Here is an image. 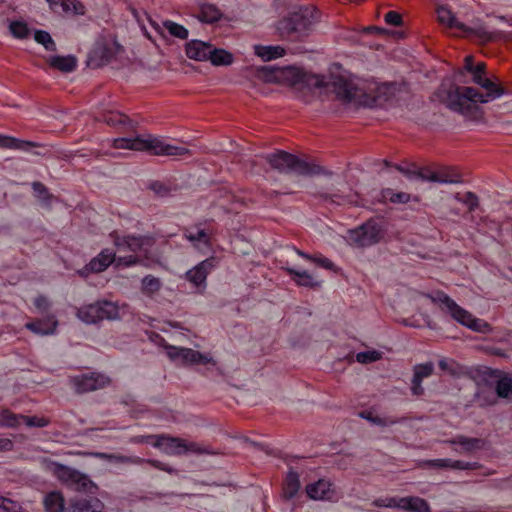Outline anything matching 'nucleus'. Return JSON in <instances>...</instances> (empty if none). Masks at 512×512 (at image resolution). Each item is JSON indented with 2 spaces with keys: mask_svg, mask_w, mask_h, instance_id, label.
<instances>
[{
  "mask_svg": "<svg viewBox=\"0 0 512 512\" xmlns=\"http://www.w3.org/2000/svg\"><path fill=\"white\" fill-rule=\"evenodd\" d=\"M34 196L44 203H50L53 195L49 192L48 188L40 181H34L31 184Z\"/></svg>",
  "mask_w": 512,
  "mask_h": 512,
  "instance_id": "nucleus-47",
  "label": "nucleus"
},
{
  "mask_svg": "<svg viewBox=\"0 0 512 512\" xmlns=\"http://www.w3.org/2000/svg\"><path fill=\"white\" fill-rule=\"evenodd\" d=\"M287 274L295 281L298 286L307 287L310 289H317L321 286L322 281L317 279L316 276L307 271H300L295 268H283Z\"/></svg>",
  "mask_w": 512,
  "mask_h": 512,
  "instance_id": "nucleus-25",
  "label": "nucleus"
},
{
  "mask_svg": "<svg viewBox=\"0 0 512 512\" xmlns=\"http://www.w3.org/2000/svg\"><path fill=\"white\" fill-rule=\"evenodd\" d=\"M76 316L88 325L98 324L104 320L113 321L119 318V307L114 302L98 300L79 307Z\"/></svg>",
  "mask_w": 512,
  "mask_h": 512,
  "instance_id": "nucleus-5",
  "label": "nucleus"
},
{
  "mask_svg": "<svg viewBox=\"0 0 512 512\" xmlns=\"http://www.w3.org/2000/svg\"><path fill=\"white\" fill-rule=\"evenodd\" d=\"M165 349H166V354H167L168 358L171 361H174L177 363V361L180 358V354H181L183 347H176V346L167 344V345H165Z\"/></svg>",
  "mask_w": 512,
  "mask_h": 512,
  "instance_id": "nucleus-64",
  "label": "nucleus"
},
{
  "mask_svg": "<svg viewBox=\"0 0 512 512\" xmlns=\"http://www.w3.org/2000/svg\"><path fill=\"white\" fill-rule=\"evenodd\" d=\"M475 400L481 408L494 406L498 402L494 395L485 391L478 392L475 395Z\"/></svg>",
  "mask_w": 512,
  "mask_h": 512,
  "instance_id": "nucleus-56",
  "label": "nucleus"
},
{
  "mask_svg": "<svg viewBox=\"0 0 512 512\" xmlns=\"http://www.w3.org/2000/svg\"><path fill=\"white\" fill-rule=\"evenodd\" d=\"M451 459L443 458V459H431L424 460L420 463V467L422 468H437V469H450Z\"/></svg>",
  "mask_w": 512,
  "mask_h": 512,
  "instance_id": "nucleus-57",
  "label": "nucleus"
},
{
  "mask_svg": "<svg viewBox=\"0 0 512 512\" xmlns=\"http://www.w3.org/2000/svg\"><path fill=\"white\" fill-rule=\"evenodd\" d=\"M475 84L479 85L480 87L486 90V93H481L476 88L473 87L472 89H466V91L472 94V97L475 98L476 104L488 103L505 94V89L503 87H501L499 84L493 82L491 79L487 77H477L475 79Z\"/></svg>",
  "mask_w": 512,
  "mask_h": 512,
  "instance_id": "nucleus-15",
  "label": "nucleus"
},
{
  "mask_svg": "<svg viewBox=\"0 0 512 512\" xmlns=\"http://www.w3.org/2000/svg\"><path fill=\"white\" fill-rule=\"evenodd\" d=\"M34 39L37 43L42 44L47 51L54 52L57 49L54 40L47 31L36 30Z\"/></svg>",
  "mask_w": 512,
  "mask_h": 512,
  "instance_id": "nucleus-48",
  "label": "nucleus"
},
{
  "mask_svg": "<svg viewBox=\"0 0 512 512\" xmlns=\"http://www.w3.org/2000/svg\"><path fill=\"white\" fill-rule=\"evenodd\" d=\"M381 196L384 199H389L392 203L406 204L410 201L411 196L406 192H394L390 188L382 189Z\"/></svg>",
  "mask_w": 512,
  "mask_h": 512,
  "instance_id": "nucleus-45",
  "label": "nucleus"
},
{
  "mask_svg": "<svg viewBox=\"0 0 512 512\" xmlns=\"http://www.w3.org/2000/svg\"><path fill=\"white\" fill-rule=\"evenodd\" d=\"M373 505L376 507L399 509V497L378 498L373 501Z\"/></svg>",
  "mask_w": 512,
  "mask_h": 512,
  "instance_id": "nucleus-61",
  "label": "nucleus"
},
{
  "mask_svg": "<svg viewBox=\"0 0 512 512\" xmlns=\"http://www.w3.org/2000/svg\"><path fill=\"white\" fill-rule=\"evenodd\" d=\"M92 504L90 499L81 498L70 500L65 512H91Z\"/></svg>",
  "mask_w": 512,
  "mask_h": 512,
  "instance_id": "nucleus-49",
  "label": "nucleus"
},
{
  "mask_svg": "<svg viewBox=\"0 0 512 512\" xmlns=\"http://www.w3.org/2000/svg\"><path fill=\"white\" fill-rule=\"evenodd\" d=\"M177 364L180 365H196V364H212L215 365L216 362L209 354H203L197 350L183 347L180 358L177 361Z\"/></svg>",
  "mask_w": 512,
  "mask_h": 512,
  "instance_id": "nucleus-23",
  "label": "nucleus"
},
{
  "mask_svg": "<svg viewBox=\"0 0 512 512\" xmlns=\"http://www.w3.org/2000/svg\"><path fill=\"white\" fill-rule=\"evenodd\" d=\"M383 223L378 218H370L363 224L348 231L352 244L365 248L378 244L385 235Z\"/></svg>",
  "mask_w": 512,
  "mask_h": 512,
  "instance_id": "nucleus-7",
  "label": "nucleus"
},
{
  "mask_svg": "<svg viewBox=\"0 0 512 512\" xmlns=\"http://www.w3.org/2000/svg\"><path fill=\"white\" fill-rule=\"evenodd\" d=\"M117 267H132L142 263V259L137 255H127L116 258L115 260Z\"/></svg>",
  "mask_w": 512,
  "mask_h": 512,
  "instance_id": "nucleus-60",
  "label": "nucleus"
},
{
  "mask_svg": "<svg viewBox=\"0 0 512 512\" xmlns=\"http://www.w3.org/2000/svg\"><path fill=\"white\" fill-rule=\"evenodd\" d=\"M211 44L201 40H191L185 44V53L189 59L195 61H207Z\"/></svg>",
  "mask_w": 512,
  "mask_h": 512,
  "instance_id": "nucleus-24",
  "label": "nucleus"
},
{
  "mask_svg": "<svg viewBox=\"0 0 512 512\" xmlns=\"http://www.w3.org/2000/svg\"><path fill=\"white\" fill-rule=\"evenodd\" d=\"M359 416L363 419H366L367 421L371 422L374 425L382 426V427L391 426V425H394V424H397L400 422L399 419H396L393 417L382 418L380 416L374 415V413L372 411H368V410L362 411L359 414Z\"/></svg>",
  "mask_w": 512,
  "mask_h": 512,
  "instance_id": "nucleus-43",
  "label": "nucleus"
},
{
  "mask_svg": "<svg viewBox=\"0 0 512 512\" xmlns=\"http://www.w3.org/2000/svg\"><path fill=\"white\" fill-rule=\"evenodd\" d=\"M294 154L286 152L284 150H277L274 153L266 154L264 159L269 163L271 168L281 172H291V166L293 162Z\"/></svg>",
  "mask_w": 512,
  "mask_h": 512,
  "instance_id": "nucleus-22",
  "label": "nucleus"
},
{
  "mask_svg": "<svg viewBox=\"0 0 512 512\" xmlns=\"http://www.w3.org/2000/svg\"><path fill=\"white\" fill-rule=\"evenodd\" d=\"M437 19L440 24L445 25L449 28H456L461 30L464 28V24L459 22L455 15L446 7H439L437 9Z\"/></svg>",
  "mask_w": 512,
  "mask_h": 512,
  "instance_id": "nucleus-37",
  "label": "nucleus"
},
{
  "mask_svg": "<svg viewBox=\"0 0 512 512\" xmlns=\"http://www.w3.org/2000/svg\"><path fill=\"white\" fill-rule=\"evenodd\" d=\"M482 468V464L479 462H466L462 460L451 459L450 469L454 470H477Z\"/></svg>",
  "mask_w": 512,
  "mask_h": 512,
  "instance_id": "nucleus-59",
  "label": "nucleus"
},
{
  "mask_svg": "<svg viewBox=\"0 0 512 512\" xmlns=\"http://www.w3.org/2000/svg\"><path fill=\"white\" fill-rule=\"evenodd\" d=\"M384 20L388 25L391 26H401L403 24L401 14L396 11L387 12L384 16Z\"/></svg>",
  "mask_w": 512,
  "mask_h": 512,
  "instance_id": "nucleus-63",
  "label": "nucleus"
},
{
  "mask_svg": "<svg viewBox=\"0 0 512 512\" xmlns=\"http://www.w3.org/2000/svg\"><path fill=\"white\" fill-rule=\"evenodd\" d=\"M70 384L78 394H85L108 387L112 380L101 372H89L70 377Z\"/></svg>",
  "mask_w": 512,
  "mask_h": 512,
  "instance_id": "nucleus-10",
  "label": "nucleus"
},
{
  "mask_svg": "<svg viewBox=\"0 0 512 512\" xmlns=\"http://www.w3.org/2000/svg\"><path fill=\"white\" fill-rule=\"evenodd\" d=\"M58 325L59 322L56 315L48 314L45 318L27 322L25 328L36 335L49 336L56 333Z\"/></svg>",
  "mask_w": 512,
  "mask_h": 512,
  "instance_id": "nucleus-19",
  "label": "nucleus"
},
{
  "mask_svg": "<svg viewBox=\"0 0 512 512\" xmlns=\"http://www.w3.org/2000/svg\"><path fill=\"white\" fill-rule=\"evenodd\" d=\"M113 57V48L108 45H100L93 50L91 59L97 61V66H102L109 63Z\"/></svg>",
  "mask_w": 512,
  "mask_h": 512,
  "instance_id": "nucleus-41",
  "label": "nucleus"
},
{
  "mask_svg": "<svg viewBox=\"0 0 512 512\" xmlns=\"http://www.w3.org/2000/svg\"><path fill=\"white\" fill-rule=\"evenodd\" d=\"M212 219L201 220L189 228L183 229V237L193 244L194 247H198L199 244L210 248L211 236L213 230L211 229Z\"/></svg>",
  "mask_w": 512,
  "mask_h": 512,
  "instance_id": "nucleus-12",
  "label": "nucleus"
},
{
  "mask_svg": "<svg viewBox=\"0 0 512 512\" xmlns=\"http://www.w3.org/2000/svg\"><path fill=\"white\" fill-rule=\"evenodd\" d=\"M115 260V252L109 248H105L93 257L89 263L77 270L76 273L82 278H87L91 274L105 271Z\"/></svg>",
  "mask_w": 512,
  "mask_h": 512,
  "instance_id": "nucleus-14",
  "label": "nucleus"
},
{
  "mask_svg": "<svg viewBox=\"0 0 512 512\" xmlns=\"http://www.w3.org/2000/svg\"><path fill=\"white\" fill-rule=\"evenodd\" d=\"M332 91L337 99L344 103L355 101L361 96L362 91L353 83V81L343 77L336 76L331 82Z\"/></svg>",
  "mask_w": 512,
  "mask_h": 512,
  "instance_id": "nucleus-16",
  "label": "nucleus"
},
{
  "mask_svg": "<svg viewBox=\"0 0 512 512\" xmlns=\"http://www.w3.org/2000/svg\"><path fill=\"white\" fill-rule=\"evenodd\" d=\"M49 65L64 73L72 72L77 67V60L74 56H52L49 59Z\"/></svg>",
  "mask_w": 512,
  "mask_h": 512,
  "instance_id": "nucleus-33",
  "label": "nucleus"
},
{
  "mask_svg": "<svg viewBox=\"0 0 512 512\" xmlns=\"http://www.w3.org/2000/svg\"><path fill=\"white\" fill-rule=\"evenodd\" d=\"M257 78L268 83H284L297 86L308 83V75L295 67L262 66L256 70Z\"/></svg>",
  "mask_w": 512,
  "mask_h": 512,
  "instance_id": "nucleus-6",
  "label": "nucleus"
},
{
  "mask_svg": "<svg viewBox=\"0 0 512 512\" xmlns=\"http://www.w3.org/2000/svg\"><path fill=\"white\" fill-rule=\"evenodd\" d=\"M420 179L440 184H457L462 182L461 175L451 167H445L437 171L421 169Z\"/></svg>",
  "mask_w": 512,
  "mask_h": 512,
  "instance_id": "nucleus-17",
  "label": "nucleus"
},
{
  "mask_svg": "<svg viewBox=\"0 0 512 512\" xmlns=\"http://www.w3.org/2000/svg\"><path fill=\"white\" fill-rule=\"evenodd\" d=\"M432 303L438 304L442 311L447 312L455 321L461 325L479 333H488L491 326L483 319L474 317L469 311L459 306L444 291L437 290L433 293L425 294Z\"/></svg>",
  "mask_w": 512,
  "mask_h": 512,
  "instance_id": "nucleus-4",
  "label": "nucleus"
},
{
  "mask_svg": "<svg viewBox=\"0 0 512 512\" xmlns=\"http://www.w3.org/2000/svg\"><path fill=\"white\" fill-rule=\"evenodd\" d=\"M46 512H65V499L61 492L52 491L45 495L43 500Z\"/></svg>",
  "mask_w": 512,
  "mask_h": 512,
  "instance_id": "nucleus-32",
  "label": "nucleus"
},
{
  "mask_svg": "<svg viewBox=\"0 0 512 512\" xmlns=\"http://www.w3.org/2000/svg\"><path fill=\"white\" fill-rule=\"evenodd\" d=\"M163 26L172 36L176 38L185 40L188 37V30L183 25L175 23L171 20H166L163 22Z\"/></svg>",
  "mask_w": 512,
  "mask_h": 512,
  "instance_id": "nucleus-50",
  "label": "nucleus"
},
{
  "mask_svg": "<svg viewBox=\"0 0 512 512\" xmlns=\"http://www.w3.org/2000/svg\"><path fill=\"white\" fill-rule=\"evenodd\" d=\"M11 34L18 39H25L29 36V28L25 22L13 21L9 26Z\"/></svg>",
  "mask_w": 512,
  "mask_h": 512,
  "instance_id": "nucleus-52",
  "label": "nucleus"
},
{
  "mask_svg": "<svg viewBox=\"0 0 512 512\" xmlns=\"http://www.w3.org/2000/svg\"><path fill=\"white\" fill-rule=\"evenodd\" d=\"M461 31H463L467 37L474 38L480 43L493 42L500 36L499 32H489L482 25L469 27L464 24V28H461Z\"/></svg>",
  "mask_w": 512,
  "mask_h": 512,
  "instance_id": "nucleus-30",
  "label": "nucleus"
},
{
  "mask_svg": "<svg viewBox=\"0 0 512 512\" xmlns=\"http://www.w3.org/2000/svg\"><path fill=\"white\" fill-rule=\"evenodd\" d=\"M109 236L115 247L120 250H126L133 253L143 252L146 254L156 243V238L152 234L120 235L117 231H112Z\"/></svg>",
  "mask_w": 512,
  "mask_h": 512,
  "instance_id": "nucleus-8",
  "label": "nucleus"
},
{
  "mask_svg": "<svg viewBox=\"0 0 512 512\" xmlns=\"http://www.w3.org/2000/svg\"><path fill=\"white\" fill-rule=\"evenodd\" d=\"M33 303H34V306L36 307V309L40 313L47 312L50 309V307H51V303H50L49 299L45 295H38L34 299Z\"/></svg>",
  "mask_w": 512,
  "mask_h": 512,
  "instance_id": "nucleus-62",
  "label": "nucleus"
},
{
  "mask_svg": "<svg viewBox=\"0 0 512 512\" xmlns=\"http://www.w3.org/2000/svg\"><path fill=\"white\" fill-rule=\"evenodd\" d=\"M52 472L64 485L77 491H87L93 485L86 474L57 462L52 463Z\"/></svg>",
  "mask_w": 512,
  "mask_h": 512,
  "instance_id": "nucleus-9",
  "label": "nucleus"
},
{
  "mask_svg": "<svg viewBox=\"0 0 512 512\" xmlns=\"http://www.w3.org/2000/svg\"><path fill=\"white\" fill-rule=\"evenodd\" d=\"M222 16V12L216 5L202 4L197 17L201 22L212 24L221 20Z\"/></svg>",
  "mask_w": 512,
  "mask_h": 512,
  "instance_id": "nucleus-34",
  "label": "nucleus"
},
{
  "mask_svg": "<svg viewBox=\"0 0 512 512\" xmlns=\"http://www.w3.org/2000/svg\"><path fill=\"white\" fill-rule=\"evenodd\" d=\"M255 53L264 61H270L285 55V49L281 46H256Z\"/></svg>",
  "mask_w": 512,
  "mask_h": 512,
  "instance_id": "nucleus-38",
  "label": "nucleus"
},
{
  "mask_svg": "<svg viewBox=\"0 0 512 512\" xmlns=\"http://www.w3.org/2000/svg\"><path fill=\"white\" fill-rule=\"evenodd\" d=\"M312 197L316 200L326 202V203L336 204V205H342L348 201V196H345L338 192H336V193L314 192V193H312Z\"/></svg>",
  "mask_w": 512,
  "mask_h": 512,
  "instance_id": "nucleus-44",
  "label": "nucleus"
},
{
  "mask_svg": "<svg viewBox=\"0 0 512 512\" xmlns=\"http://www.w3.org/2000/svg\"><path fill=\"white\" fill-rule=\"evenodd\" d=\"M36 147L44 148V147H46V145L38 143V142L22 140V139H18V138L12 137V136L0 134V148L29 151L31 148H36Z\"/></svg>",
  "mask_w": 512,
  "mask_h": 512,
  "instance_id": "nucleus-26",
  "label": "nucleus"
},
{
  "mask_svg": "<svg viewBox=\"0 0 512 512\" xmlns=\"http://www.w3.org/2000/svg\"><path fill=\"white\" fill-rule=\"evenodd\" d=\"M207 60H209L214 66H227L232 64L233 55L224 49L213 48L211 45L210 54L209 57H207Z\"/></svg>",
  "mask_w": 512,
  "mask_h": 512,
  "instance_id": "nucleus-35",
  "label": "nucleus"
},
{
  "mask_svg": "<svg viewBox=\"0 0 512 512\" xmlns=\"http://www.w3.org/2000/svg\"><path fill=\"white\" fill-rule=\"evenodd\" d=\"M215 257H209L193 268L188 270L184 278L196 289L197 292L203 293L207 286V277L215 268Z\"/></svg>",
  "mask_w": 512,
  "mask_h": 512,
  "instance_id": "nucleus-11",
  "label": "nucleus"
},
{
  "mask_svg": "<svg viewBox=\"0 0 512 512\" xmlns=\"http://www.w3.org/2000/svg\"><path fill=\"white\" fill-rule=\"evenodd\" d=\"M104 121L110 126L126 125L129 122L127 115L119 112H111L107 114Z\"/></svg>",
  "mask_w": 512,
  "mask_h": 512,
  "instance_id": "nucleus-58",
  "label": "nucleus"
},
{
  "mask_svg": "<svg viewBox=\"0 0 512 512\" xmlns=\"http://www.w3.org/2000/svg\"><path fill=\"white\" fill-rule=\"evenodd\" d=\"M495 393L499 398L511 399L512 377L507 374L502 375L495 383Z\"/></svg>",
  "mask_w": 512,
  "mask_h": 512,
  "instance_id": "nucleus-40",
  "label": "nucleus"
},
{
  "mask_svg": "<svg viewBox=\"0 0 512 512\" xmlns=\"http://www.w3.org/2000/svg\"><path fill=\"white\" fill-rule=\"evenodd\" d=\"M445 443L449 445H460L465 453L482 450L486 445V441L482 438L467 437L464 435H457L452 439L446 440Z\"/></svg>",
  "mask_w": 512,
  "mask_h": 512,
  "instance_id": "nucleus-28",
  "label": "nucleus"
},
{
  "mask_svg": "<svg viewBox=\"0 0 512 512\" xmlns=\"http://www.w3.org/2000/svg\"><path fill=\"white\" fill-rule=\"evenodd\" d=\"M153 447L162 450L167 455H183L184 439L168 434H159L157 442H153Z\"/></svg>",
  "mask_w": 512,
  "mask_h": 512,
  "instance_id": "nucleus-21",
  "label": "nucleus"
},
{
  "mask_svg": "<svg viewBox=\"0 0 512 512\" xmlns=\"http://www.w3.org/2000/svg\"><path fill=\"white\" fill-rule=\"evenodd\" d=\"M21 425V414H16L10 409L0 410V428L16 429Z\"/></svg>",
  "mask_w": 512,
  "mask_h": 512,
  "instance_id": "nucleus-39",
  "label": "nucleus"
},
{
  "mask_svg": "<svg viewBox=\"0 0 512 512\" xmlns=\"http://www.w3.org/2000/svg\"><path fill=\"white\" fill-rule=\"evenodd\" d=\"M399 509L406 512H432L428 501L418 496L399 497Z\"/></svg>",
  "mask_w": 512,
  "mask_h": 512,
  "instance_id": "nucleus-27",
  "label": "nucleus"
},
{
  "mask_svg": "<svg viewBox=\"0 0 512 512\" xmlns=\"http://www.w3.org/2000/svg\"><path fill=\"white\" fill-rule=\"evenodd\" d=\"M466 89H472V87L442 83L435 92V96L451 111L472 118L480 113V108L476 104L475 98Z\"/></svg>",
  "mask_w": 512,
  "mask_h": 512,
  "instance_id": "nucleus-3",
  "label": "nucleus"
},
{
  "mask_svg": "<svg viewBox=\"0 0 512 512\" xmlns=\"http://www.w3.org/2000/svg\"><path fill=\"white\" fill-rule=\"evenodd\" d=\"M434 372V364L432 362H426L422 364H416L413 367V377L411 380V393L414 396L424 395V388L422 387V381L424 378L430 377Z\"/></svg>",
  "mask_w": 512,
  "mask_h": 512,
  "instance_id": "nucleus-20",
  "label": "nucleus"
},
{
  "mask_svg": "<svg viewBox=\"0 0 512 512\" xmlns=\"http://www.w3.org/2000/svg\"><path fill=\"white\" fill-rule=\"evenodd\" d=\"M438 366L443 372L452 376L458 375L461 371L460 365L455 360L449 358L440 359Z\"/></svg>",
  "mask_w": 512,
  "mask_h": 512,
  "instance_id": "nucleus-51",
  "label": "nucleus"
},
{
  "mask_svg": "<svg viewBox=\"0 0 512 512\" xmlns=\"http://www.w3.org/2000/svg\"><path fill=\"white\" fill-rule=\"evenodd\" d=\"M193 453L196 455H219L220 452L210 445H204L198 442H187L184 440L183 455Z\"/></svg>",
  "mask_w": 512,
  "mask_h": 512,
  "instance_id": "nucleus-36",
  "label": "nucleus"
},
{
  "mask_svg": "<svg viewBox=\"0 0 512 512\" xmlns=\"http://www.w3.org/2000/svg\"><path fill=\"white\" fill-rule=\"evenodd\" d=\"M96 458H99L101 460H108V461H115L118 463H124V464H136V465H142L144 463L151 465L152 467L159 469L161 471H165L169 474H176L177 470L173 467L169 466L168 464H165L159 460L156 459H144L137 456H125V455H117V454H108L104 452H96L92 454Z\"/></svg>",
  "mask_w": 512,
  "mask_h": 512,
  "instance_id": "nucleus-13",
  "label": "nucleus"
},
{
  "mask_svg": "<svg viewBox=\"0 0 512 512\" xmlns=\"http://www.w3.org/2000/svg\"><path fill=\"white\" fill-rule=\"evenodd\" d=\"M382 358V353L377 350L363 351L356 354V360L362 364L373 363Z\"/></svg>",
  "mask_w": 512,
  "mask_h": 512,
  "instance_id": "nucleus-55",
  "label": "nucleus"
},
{
  "mask_svg": "<svg viewBox=\"0 0 512 512\" xmlns=\"http://www.w3.org/2000/svg\"><path fill=\"white\" fill-rule=\"evenodd\" d=\"M21 424H25L28 427L43 428L50 424V420L46 417L26 416L21 414Z\"/></svg>",
  "mask_w": 512,
  "mask_h": 512,
  "instance_id": "nucleus-53",
  "label": "nucleus"
},
{
  "mask_svg": "<svg viewBox=\"0 0 512 512\" xmlns=\"http://www.w3.org/2000/svg\"><path fill=\"white\" fill-rule=\"evenodd\" d=\"M300 487L301 483L299 474L293 469H290L283 482L282 497L287 501L293 499L299 492Z\"/></svg>",
  "mask_w": 512,
  "mask_h": 512,
  "instance_id": "nucleus-29",
  "label": "nucleus"
},
{
  "mask_svg": "<svg viewBox=\"0 0 512 512\" xmlns=\"http://www.w3.org/2000/svg\"><path fill=\"white\" fill-rule=\"evenodd\" d=\"M116 149H129L147 152L155 156H185L191 155L189 149L166 143L159 137L152 135L136 136L135 138H116L113 140Z\"/></svg>",
  "mask_w": 512,
  "mask_h": 512,
  "instance_id": "nucleus-2",
  "label": "nucleus"
},
{
  "mask_svg": "<svg viewBox=\"0 0 512 512\" xmlns=\"http://www.w3.org/2000/svg\"><path fill=\"white\" fill-rule=\"evenodd\" d=\"M142 291L146 294L152 295L161 289V281L153 275H147L142 279Z\"/></svg>",
  "mask_w": 512,
  "mask_h": 512,
  "instance_id": "nucleus-46",
  "label": "nucleus"
},
{
  "mask_svg": "<svg viewBox=\"0 0 512 512\" xmlns=\"http://www.w3.org/2000/svg\"><path fill=\"white\" fill-rule=\"evenodd\" d=\"M51 5L60 6L65 13L83 14L84 6L78 0H47Z\"/></svg>",
  "mask_w": 512,
  "mask_h": 512,
  "instance_id": "nucleus-42",
  "label": "nucleus"
},
{
  "mask_svg": "<svg viewBox=\"0 0 512 512\" xmlns=\"http://www.w3.org/2000/svg\"><path fill=\"white\" fill-rule=\"evenodd\" d=\"M318 10L311 5L300 6L277 21L275 29L282 40L299 42L311 35L318 22Z\"/></svg>",
  "mask_w": 512,
  "mask_h": 512,
  "instance_id": "nucleus-1",
  "label": "nucleus"
},
{
  "mask_svg": "<svg viewBox=\"0 0 512 512\" xmlns=\"http://www.w3.org/2000/svg\"><path fill=\"white\" fill-rule=\"evenodd\" d=\"M148 188L153 191L157 196L167 197L171 194L172 190H176V187L172 189L171 186L161 181H152L149 183Z\"/></svg>",
  "mask_w": 512,
  "mask_h": 512,
  "instance_id": "nucleus-54",
  "label": "nucleus"
},
{
  "mask_svg": "<svg viewBox=\"0 0 512 512\" xmlns=\"http://www.w3.org/2000/svg\"><path fill=\"white\" fill-rule=\"evenodd\" d=\"M306 493L313 500L329 499L332 494L331 484L325 480H318L306 486Z\"/></svg>",
  "mask_w": 512,
  "mask_h": 512,
  "instance_id": "nucleus-31",
  "label": "nucleus"
},
{
  "mask_svg": "<svg viewBox=\"0 0 512 512\" xmlns=\"http://www.w3.org/2000/svg\"><path fill=\"white\" fill-rule=\"evenodd\" d=\"M291 172L296 173L300 176H328L331 177L333 175V172L330 170H327L325 167L315 163V162H309L306 160H303L299 158L298 156L294 155L292 166H291Z\"/></svg>",
  "mask_w": 512,
  "mask_h": 512,
  "instance_id": "nucleus-18",
  "label": "nucleus"
}]
</instances>
